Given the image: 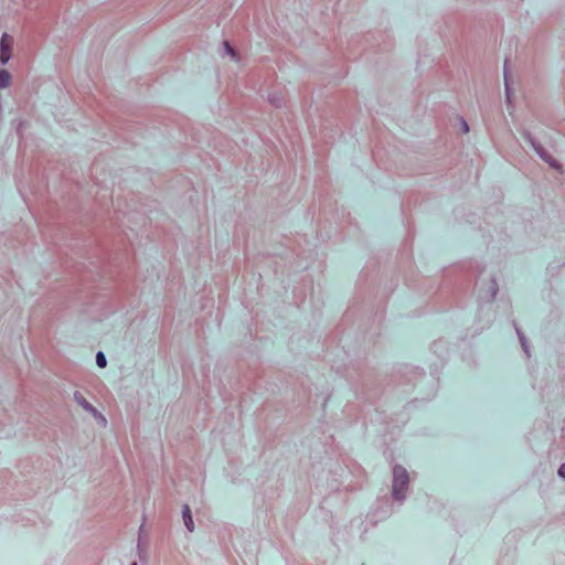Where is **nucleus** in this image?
Here are the masks:
<instances>
[{
    "label": "nucleus",
    "instance_id": "nucleus-1",
    "mask_svg": "<svg viewBox=\"0 0 565 565\" xmlns=\"http://www.w3.org/2000/svg\"><path fill=\"white\" fill-rule=\"evenodd\" d=\"M409 486V476L402 465L393 467L392 495L396 501H404Z\"/></svg>",
    "mask_w": 565,
    "mask_h": 565
},
{
    "label": "nucleus",
    "instance_id": "nucleus-2",
    "mask_svg": "<svg viewBox=\"0 0 565 565\" xmlns=\"http://www.w3.org/2000/svg\"><path fill=\"white\" fill-rule=\"evenodd\" d=\"M526 140L531 143L535 152L540 156L542 160H544L546 163H548L553 168H558L559 164L556 162V160L548 153V151L539 142L536 141L531 134L525 135Z\"/></svg>",
    "mask_w": 565,
    "mask_h": 565
},
{
    "label": "nucleus",
    "instance_id": "nucleus-3",
    "mask_svg": "<svg viewBox=\"0 0 565 565\" xmlns=\"http://www.w3.org/2000/svg\"><path fill=\"white\" fill-rule=\"evenodd\" d=\"M13 38L8 33H3L0 40V63L7 64L12 55Z\"/></svg>",
    "mask_w": 565,
    "mask_h": 565
},
{
    "label": "nucleus",
    "instance_id": "nucleus-4",
    "mask_svg": "<svg viewBox=\"0 0 565 565\" xmlns=\"http://www.w3.org/2000/svg\"><path fill=\"white\" fill-rule=\"evenodd\" d=\"M74 399L75 402L81 405L86 412L93 414L95 417L96 416H99L104 423H106V419L105 417L102 416L100 413H98V411L84 397V395L76 391L74 393Z\"/></svg>",
    "mask_w": 565,
    "mask_h": 565
},
{
    "label": "nucleus",
    "instance_id": "nucleus-5",
    "mask_svg": "<svg viewBox=\"0 0 565 565\" xmlns=\"http://www.w3.org/2000/svg\"><path fill=\"white\" fill-rule=\"evenodd\" d=\"M182 516L184 521V525L188 529L189 532L194 531V522L191 514V509L188 504H184L182 508Z\"/></svg>",
    "mask_w": 565,
    "mask_h": 565
},
{
    "label": "nucleus",
    "instance_id": "nucleus-6",
    "mask_svg": "<svg viewBox=\"0 0 565 565\" xmlns=\"http://www.w3.org/2000/svg\"><path fill=\"white\" fill-rule=\"evenodd\" d=\"M508 63L509 61H504V84H505V95H507V103L511 104V96H512V89H511V81L510 75L508 71Z\"/></svg>",
    "mask_w": 565,
    "mask_h": 565
},
{
    "label": "nucleus",
    "instance_id": "nucleus-7",
    "mask_svg": "<svg viewBox=\"0 0 565 565\" xmlns=\"http://www.w3.org/2000/svg\"><path fill=\"white\" fill-rule=\"evenodd\" d=\"M11 83V74L7 70H0V89L7 88Z\"/></svg>",
    "mask_w": 565,
    "mask_h": 565
},
{
    "label": "nucleus",
    "instance_id": "nucleus-8",
    "mask_svg": "<svg viewBox=\"0 0 565 565\" xmlns=\"http://www.w3.org/2000/svg\"><path fill=\"white\" fill-rule=\"evenodd\" d=\"M96 364L102 369L106 367L107 359L103 352L96 354Z\"/></svg>",
    "mask_w": 565,
    "mask_h": 565
},
{
    "label": "nucleus",
    "instance_id": "nucleus-9",
    "mask_svg": "<svg viewBox=\"0 0 565 565\" xmlns=\"http://www.w3.org/2000/svg\"><path fill=\"white\" fill-rule=\"evenodd\" d=\"M224 47H225V51L227 54H230L232 57H236V52L235 50L232 47V45L227 42V41H224Z\"/></svg>",
    "mask_w": 565,
    "mask_h": 565
},
{
    "label": "nucleus",
    "instance_id": "nucleus-10",
    "mask_svg": "<svg viewBox=\"0 0 565 565\" xmlns=\"http://www.w3.org/2000/svg\"><path fill=\"white\" fill-rule=\"evenodd\" d=\"M516 332H518V335H519V339H520V342L524 349V351L527 353V345H526V341H525V337L524 334L519 330L516 329Z\"/></svg>",
    "mask_w": 565,
    "mask_h": 565
},
{
    "label": "nucleus",
    "instance_id": "nucleus-11",
    "mask_svg": "<svg viewBox=\"0 0 565 565\" xmlns=\"http://www.w3.org/2000/svg\"><path fill=\"white\" fill-rule=\"evenodd\" d=\"M558 476L565 480V463L561 465L557 471Z\"/></svg>",
    "mask_w": 565,
    "mask_h": 565
},
{
    "label": "nucleus",
    "instance_id": "nucleus-12",
    "mask_svg": "<svg viewBox=\"0 0 565 565\" xmlns=\"http://www.w3.org/2000/svg\"><path fill=\"white\" fill-rule=\"evenodd\" d=\"M461 128L465 134L469 131V126L465 119L461 118Z\"/></svg>",
    "mask_w": 565,
    "mask_h": 565
},
{
    "label": "nucleus",
    "instance_id": "nucleus-13",
    "mask_svg": "<svg viewBox=\"0 0 565 565\" xmlns=\"http://www.w3.org/2000/svg\"><path fill=\"white\" fill-rule=\"evenodd\" d=\"M270 103H271L273 105H275L276 107H280V100H278V102H277L276 99L270 98Z\"/></svg>",
    "mask_w": 565,
    "mask_h": 565
},
{
    "label": "nucleus",
    "instance_id": "nucleus-14",
    "mask_svg": "<svg viewBox=\"0 0 565 565\" xmlns=\"http://www.w3.org/2000/svg\"><path fill=\"white\" fill-rule=\"evenodd\" d=\"M130 565H137V563H136V562H132Z\"/></svg>",
    "mask_w": 565,
    "mask_h": 565
}]
</instances>
